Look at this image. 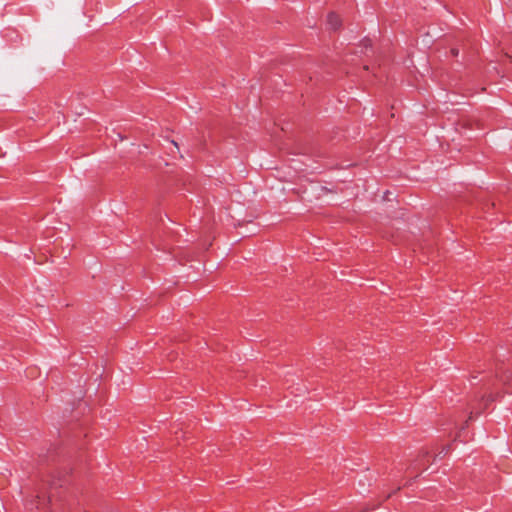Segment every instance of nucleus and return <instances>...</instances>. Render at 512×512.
Segmentation results:
<instances>
[{"label":"nucleus","instance_id":"f257e3e1","mask_svg":"<svg viewBox=\"0 0 512 512\" xmlns=\"http://www.w3.org/2000/svg\"><path fill=\"white\" fill-rule=\"evenodd\" d=\"M340 25L341 20L339 16L334 12L329 13L327 16V26L329 27V29L337 30L340 27Z\"/></svg>","mask_w":512,"mask_h":512},{"label":"nucleus","instance_id":"f03ea898","mask_svg":"<svg viewBox=\"0 0 512 512\" xmlns=\"http://www.w3.org/2000/svg\"><path fill=\"white\" fill-rule=\"evenodd\" d=\"M451 53H452L454 56H457V55H458V50L453 48V49L451 50Z\"/></svg>","mask_w":512,"mask_h":512},{"label":"nucleus","instance_id":"7ed1b4c3","mask_svg":"<svg viewBox=\"0 0 512 512\" xmlns=\"http://www.w3.org/2000/svg\"><path fill=\"white\" fill-rule=\"evenodd\" d=\"M503 381H509V377L507 376L506 378L502 379Z\"/></svg>","mask_w":512,"mask_h":512}]
</instances>
